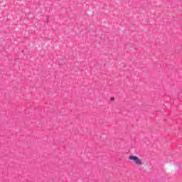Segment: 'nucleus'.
Masks as SVG:
<instances>
[{
  "instance_id": "1",
  "label": "nucleus",
  "mask_w": 182,
  "mask_h": 182,
  "mask_svg": "<svg viewBox=\"0 0 182 182\" xmlns=\"http://www.w3.org/2000/svg\"><path fill=\"white\" fill-rule=\"evenodd\" d=\"M129 160H131V161H134L136 166H143V161L140 159L138 156L130 155L129 156Z\"/></svg>"
},
{
  "instance_id": "2",
  "label": "nucleus",
  "mask_w": 182,
  "mask_h": 182,
  "mask_svg": "<svg viewBox=\"0 0 182 182\" xmlns=\"http://www.w3.org/2000/svg\"><path fill=\"white\" fill-rule=\"evenodd\" d=\"M111 100H114V98H112Z\"/></svg>"
}]
</instances>
